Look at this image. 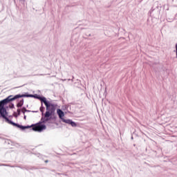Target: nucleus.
I'll return each instance as SVG.
<instances>
[{"label": "nucleus", "instance_id": "f257e3e1", "mask_svg": "<svg viewBox=\"0 0 177 177\" xmlns=\"http://www.w3.org/2000/svg\"><path fill=\"white\" fill-rule=\"evenodd\" d=\"M39 99L41 103H44L46 107V111L44 113V116L41 117V121L39 123L32 125V129L36 132H42V131H45V129H46V126L41 124H46V122H49V121L52 120V115L53 114H55L56 109L55 107V104H49L48 102L46 97H39Z\"/></svg>", "mask_w": 177, "mask_h": 177}, {"label": "nucleus", "instance_id": "39448f33", "mask_svg": "<svg viewBox=\"0 0 177 177\" xmlns=\"http://www.w3.org/2000/svg\"><path fill=\"white\" fill-rule=\"evenodd\" d=\"M40 111L41 113L42 117H45V114H44V111H45V107H44V106H42V105L40 107Z\"/></svg>", "mask_w": 177, "mask_h": 177}, {"label": "nucleus", "instance_id": "6e6552de", "mask_svg": "<svg viewBox=\"0 0 177 177\" xmlns=\"http://www.w3.org/2000/svg\"><path fill=\"white\" fill-rule=\"evenodd\" d=\"M70 125H71V127H77V124L75 122H73V120L71 122Z\"/></svg>", "mask_w": 177, "mask_h": 177}, {"label": "nucleus", "instance_id": "ddd939ff", "mask_svg": "<svg viewBox=\"0 0 177 177\" xmlns=\"http://www.w3.org/2000/svg\"><path fill=\"white\" fill-rule=\"evenodd\" d=\"M46 162H48V160H46Z\"/></svg>", "mask_w": 177, "mask_h": 177}, {"label": "nucleus", "instance_id": "423d86ee", "mask_svg": "<svg viewBox=\"0 0 177 177\" xmlns=\"http://www.w3.org/2000/svg\"><path fill=\"white\" fill-rule=\"evenodd\" d=\"M63 122H65V124H68L69 125L71 124V122L73 120H66V119H62Z\"/></svg>", "mask_w": 177, "mask_h": 177}, {"label": "nucleus", "instance_id": "0eeeda50", "mask_svg": "<svg viewBox=\"0 0 177 177\" xmlns=\"http://www.w3.org/2000/svg\"><path fill=\"white\" fill-rule=\"evenodd\" d=\"M21 113H23L24 114H25L26 113L30 112V111L27 110V109H26V107H23V108L21 109Z\"/></svg>", "mask_w": 177, "mask_h": 177}, {"label": "nucleus", "instance_id": "f8f14e48", "mask_svg": "<svg viewBox=\"0 0 177 177\" xmlns=\"http://www.w3.org/2000/svg\"><path fill=\"white\" fill-rule=\"evenodd\" d=\"M24 120H26V118H27V116L24 115Z\"/></svg>", "mask_w": 177, "mask_h": 177}, {"label": "nucleus", "instance_id": "9b49d317", "mask_svg": "<svg viewBox=\"0 0 177 177\" xmlns=\"http://www.w3.org/2000/svg\"><path fill=\"white\" fill-rule=\"evenodd\" d=\"M11 109H13L15 107V104H12V106H10Z\"/></svg>", "mask_w": 177, "mask_h": 177}, {"label": "nucleus", "instance_id": "20e7f679", "mask_svg": "<svg viewBox=\"0 0 177 177\" xmlns=\"http://www.w3.org/2000/svg\"><path fill=\"white\" fill-rule=\"evenodd\" d=\"M24 104V100H21L19 101V102L17 104V107H21Z\"/></svg>", "mask_w": 177, "mask_h": 177}, {"label": "nucleus", "instance_id": "9d476101", "mask_svg": "<svg viewBox=\"0 0 177 177\" xmlns=\"http://www.w3.org/2000/svg\"><path fill=\"white\" fill-rule=\"evenodd\" d=\"M176 58H177V44H176Z\"/></svg>", "mask_w": 177, "mask_h": 177}, {"label": "nucleus", "instance_id": "f03ea898", "mask_svg": "<svg viewBox=\"0 0 177 177\" xmlns=\"http://www.w3.org/2000/svg\"><path fill=\"white\" fill-rule=\"evenodd\" d=\"M19 97H35V95H26V94H22V95H16L13 97V95H9L7 98L0 101V114L1 116L6 119V122L8 124H10L11 125H13L14 127H17V128H19L20 129H27L28 128H31V127L26 126L24 127L21 126L17 123L13 122L12 120H9L6 117L8 115V112L6 111V108H5V106H6L7 103H9V102H13V100H16V99H19Z\"/></svg>", "mask_w": 177, "mask_h": 177}, {"label": "nucleus", "instance_id": "1a4fd4ad", "mask_svg": "<svg viewBox=\"0 0 177 177\" xmlns=\"http://www.w3.org/2000/svg\"><path fill=\"white\" fill-rule=\"evenodd\" d=\"M17 111L18 113V115H20V113H21V109H18Z\"/></svg>", "mask_w": 177, "mask_h": 177}, {"label": "nucleus", "instance_id": "7ed1b4c3", "mask_svg": "<svg viewBox=\"0 0 177 177\" xmlns=\"http://www.w3.org/2000/svg\"><path fill=\"white\" fill-rule=\"evenodd\" d=\"M57 113L59 115L60 120H63L64 119L63 118V117H64V112H63L62 109H57Z\"/></svg>", "mask_w": 177, "mask_h": 177}]
</instances>
